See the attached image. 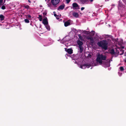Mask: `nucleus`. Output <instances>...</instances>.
Returning a JSON list of instances; mask_svg holds the SVG:
<instances>
[{"label":"nucleus","mask_w":126,"mask_h":126,"mask_svg":"<svg viewBox=\"0 0 126 126\" xmlns=\"http://www.w3.org/2000/svg\"><path fill=\"white\" fill-rule=\"evenodd\" d=\"M91 65L89 63H87L80 66V67L82 69H84L86 67L89 68L91 66Z\"/></svg>","instance_id":"20e7f679"},{"label":"nucleus","mask_w":126,"mask_h":126,"mask_svg":"<svg viewBox=\"0 0 126 126\" xmlns=\"http://www.w3.org/2000/svg\"><path fill=\"white\" fill-rule=\"evenodd\" d=\"M42 22L45 25H47L48 24V22L46 17H45V18L43 19Z\"/></svg>","instance_id":"39448f33"},{"label":"nucleus","mask_w":126,"mask_h":126,"mask_svg":"<svg viewBox=\"0 0 126 126\" xmlns=\"http://www.w3.org/2000/svg\"><path fill=\"white\" fill-rule=\"evenodd\" d=\"M79 52L80 53L82 52L83 50V47L82 46H79Z\"/></svg>","instance_id":"4468645a"},{"label":"nucleus","mask_w":126,"mask_h":126,"mask_svg":"<svg viewBox=\"0 0 126 126\" xmlns=\"http://www.w3.org/2000/svg\"><path fill=\"white\" fill-rule=\"evenodd\" d=\"M91 37H89V36H88V37H87V39H88V40H89L90 39V38H91Z\"/></svg>","instance_id":"c85d7f7f"},{"label":"nucleus","mask_w":126,"mask_h":126,"mask_svg":"<svg viewBox=\"0 0 126 126\" xmlns=\"http://www.w3.org/2000/svg\"><path fill=\"white\" fill-rule=\"evenodd\" d=\"M72 6L73 8H74L78 7V5L77 3H74L72 4Z\"/></svg>","instance_id":"9b49d317"},{"label":"nucleus","mask_w":126,"mask_h":126,"mask_svg":"<svg viewBox=\"0 0 126 126\" xmlns=\"http://www.w3.org/2000/svg\"><path fill=\"white\" fill-rule=\"evenodd\" d=\"M124 61L126 63V60H124Z\"/></svg>","instance_id":"c9c22d12"},{"label":"nucleus","mask_w":126,"mask_h":126,"mask_svg":"<svg viewBox=\"0 0 126 126\" xmlns=\"http://www.w3.org/2000/svg\"><path fill=\"white\" fill-rule=\"evenodd\" d=\"M24 7L25 8L27 9H28L30 8V6L28 5H26L24 6Z\"/></svg>","instance_id":"5701e85b"},{"label":"nucleus","mask_w":126,"mask_h":126,"mask_svg":"<svg viewBox=\"0 0 126 126\" xmlns=\"http://www.w3.org/2000/svg\"><path fill=\"white\" fill-rule=\"evenodd\" d=\"M106 59V55H103V54H98L97 56L96 61L97 62H98L100 64H103L106 65V66L108 67L110 66V60H109V62H103L102 60H105Z\"/></svg>","instance_id":"f257e3e1"},{"label":"nucleus","mask_w":126,"mask_h":126,"mask_svg":"<svg viewBox=\"0 0 126 126\" xmlns=\"http://www.w3.org/2000/svg\"><path fill=\"white\" fill-rule=\"evenodd\" d=\"M95 33V32L93 31H92L91 32V35L92 36H94Z\"/></svg>","instance_id":"aec40b11"},{"label":"nucleus","mask_w":126,"mask_h":126,"mask_svg":"<svg viewBox=\"0 0 126 126\" xmlns=\"http://www.w3.org/2000/svg\"><path fill=\"white\" fill-rule=\"evenodd\" d=\"M65 7V5L64 4L62 5H60L58 8V10H62L64 9Z\"/></svg>","instance_id":"6e6552de"},{"label":"nucleus","mask_w":126,"mask_h":126,"mask_svg":"<svg viewBox=\"0 0 126 126\" xmlns=\"http://www.w3.org/2000/svg\"><path fill=\"white\" fill-rule=\"evenodd\" d=\"M60 1V0H51V2L52 5L55 6L58 4Z\"/></svg>","instance_id":"7ed1b4c3"},{"label":"nucleus","mask_w":126,"mask_h":126,"mask_svg":"<svg viewBox=\"0 0 126 126\" xmlns=\"http://www.w3.org/2000/svg\"><path fill=\"white\" fill-rule=\"evenodd\" d=\"M24 21L25 22L28 23L30 22V21L27 19H24Z\"/></svg>","instance_id":"412c9836"},{"label":"nucleus","mask_w":126,"mask_h":126,"mask_svg":"<svg viewBox=\"0 0 126 126\" xmlns=\"http://www.w3.org/2000/svg\"><path fill=\"white\" fill-rule=\"evenodd\" d=\"M93 39V38L92 37H91V38H90V39H89L90 40V41L92 40Z\"/></svg>","instance_id":"2f4dec72"},{"label":"nucleus","mask_w":126,"mask_h":126,"mask_svg":"<svg viewBox=\"0 0 126 126\" xmlns=\"http://www.w3.org/2000/svg\"><path fill=\"white\" fill-rule=\"evenodd\" d=\"M3 0H0V5H1V4L3 2Z\"/></svg>","instance_id":"cd10ccee"},{"label":"nucleus","mask_w":126,"mask_h":126,"mask_svg":"<svg viewBox=\"0 0 126 126\" xmlns=\"http://www.w3.org/2000/svg\"><path fill=\"white\" fill-rule=\"evenodd\" d=\"M43 14L44 15H46L47 14V13H46L44 12L43 13Z\"/></svg>","instance_id":"7c9ffc66"},{"label":"nucleus","mask_w":126,"mask_h":126,"mask_svg":"<svg viewBox=\"0 0 126 126\" xmlns=\"http://www.w3.org/2000/svg\"><path fill=\"white\" fill-rule=\"evenodd\" d=\"M122 48H124V47H122Z\"/></svg>","instance_id":"e433bc0d"},{"label":"nucleus","mask_w":126,"mask_h":126,"mask_svg":"<svg viewBox=\"0 0 126 126\" xmlns=\"http://www.w3.org/2000/svg\"><path fill=\"white\" fill-rule=\"evenodd\" d=\"M94 0H90L91 2H92Z\"/></svg>","instance_id":"f704fd0d"},{"label":"nucleus","mask_w":126,"mask_h":126,"mask_svg":"<svg viewBox=\"0 0 126 126\" xmlns=\"http://www.w3.org/2000/svg\"><path fill=\"white\" fill-rule=\"evenodd\" d=\"M26 17L27 18H31V16L30 15H27Z\"/></svg>","instance_id":"393cba45"},{"label":"nucleus","mask_w":126,"mask_h":126,"mask_svg":"<svg viewBox=\"0 0 126 126\" xmlns=\"http://www.w3.org/2000/svg\"><path fill=\"white\" fill-rule=\"evenodd\" d=\"M70 24V23L68 21L65 22L64 23V25L65 27H67Z\"/></svg>","instance_id":"9d476101"},{"label":"nucleus","mask_w":126,"mask_h":126,"mask_svg":"<svg viewBox=\"0 0 126 126\" xmlns=\"http://www.w3.org/2000/svg\"><path fill=\"white\" fill-rule=\"evenodd\" d=\"M66 51L69 54H71L73 52V50L71 48H68Z\"/></svg>","instance_id":"423d86ee"},{"label":"nucleus","mask_w":126,"mask_h":126,"mask_svg":"<svg viewBox=\"0 0 126 126\" xmlns=\"http://www.w3.org/2000/svg\"><path fill=\"white\" fill-rule=\"evenodd\" d=\"M46 29L48 31L50 30V26L48 24L47 25H45Z\"/></svg>","instance_id":"dca6fc26"},{"label":"nucleus","mask_w":126,"mask_h":126,"mask_svg":"<svg viewBox=\"0 0 126 126\" xmlns=\"http://www.w3.org/2000/svg\"><path fill=\"white\" fill-rule=\"evenodd\" d=\"M28 1L29 3H31V1L30 0H28Z\"/></svg>","instance_id":"72a5a7b5"},{"label":"nucleus","mask_w":126,"mask_h":126,"mask_svg":"<svg viewBox=\"0 0 126 126\" xmlns=\"http://www.w3.org/2000/svg\"><path fill=\"white\" fill-rule=\"evenodd\" d=\"M54 16H55V17H56L57 16H57L56 14H54Z\"/></svg>","instance_id":"473e14b6"},{"label":"nucleus","mask_w":126,"mask_h":126,"mask_svg":"<svg viewBox=\"0 0 126 126\" xmlns=\"http://www.w3.org/2000/svg\"><path fill=\"white\" fill-rule=\"evenodd\" d=\"M110 53L112 55H114L115 53V50L113 49H111L110 51Z\"/></svg>","instance_id":"1a4fd4ad"},{"label":"nucleus","mask_w":126,"mask_h":126,"mask_svg":"<svg viewBox=\"0 0 126 126\" xmlns=\"http://www.w3.org/2000/svg\"><path fill=\"white\" fill-rule=\"evenodd\" d=\"M77 43L79 46H82L83 44V43L80 40H78L77 41Z\"/></svg>","instance_id":"0eeeda50"},{"label":"nucleus","mask_w":126,"mask_h":126,"mask_svg":"<svg viewBox=\"0 0 126 126\" xmlns=\"http://www.w3.org/2000/svg\"><path fill=\"white\" fill-rule=\"evenodd\" d=\"M67 3H68L70 1V0H66Z\"/></svg>","instance_id":"bb28decb"},{"label":"nucleus","mask_w":126,"mask_h":126,"mask_svg":"<svg viewBox=\"0 0 126 126\" xmlns=\"http://www.w3.org/2000/svg\"><path fill=\"white\" fill-rule=\"evenodd\" d=\"M5 17L2 15H0V19L1 21L4 20V19Z\"/></svg>","instance_id":"ddd939ff"},{"label":"nucleus","mask_w":126,"mask_h":126,"mask_svg":"<svg viewBox=\"0 0 126 126\" xmlns=\"http://www.w3.org/2000/svg\"><path fill=\"white\" fill-rule=\"evenodd\" d=\"M78 36L79 37V39L81 40H83V38L82 37L81 35L80 34H79L78 35Z\"/></svg>","instance_id":"a211bd4d"},{"label":"nucleus","mask_w":126,"mask_h":126,"mask_svg":"<svg viewBox=\"0 0 126 126\" xmlns=\"http://www.w3.org/2000/svg\"><path fill=\"white\" fill-rule=\"evenodd\" d=\"M90 43H91V45H93V44L94 43V39H93L92 40H91L90 41Z\"/></svg>","instance_id":"4be33fe9"},{"label":"nucleus","mask_w":126,"mask_h":126,"mask_svg":"<svg viewBox=\"0 0 126 126\" xmlns=\"http://www.w3.org/2000/svg\"><path fill=\"white\" fill-rule=\"evenodd\" d=\"M84 8H85L84 7H82L81 9V11H82L84 9Z\"/></svg>","instance_id":"c756f323"},{"label":"nucleus","mask_w":126,"mask_h":126,"mask_svg":"<svg viewBox=\"0 0 126 126\" xmlns=\"http://www.w3.org/2000/svg\"><path fill=\"white\" fill-rule=\"evenodd\" d=\"M92 56L89 53L88 54V55L87 56V57L88 58H91V57Z\"/></svg>","instance_id":"a878e982"},{"label":"nucleus","mask_w":126,"mask_h":126,"mask_svg":"<svg viewBox=\"0 0 126 126\" xmlns=\"http://www.w3.org/2000/svg\"><path fill=\"white\" fill-rule=\"evenodd\" d=\"M108 44V42L106 40L101 41L97 43V45L99 47L105 50L107 49Z\"/></svg>","instance_id":"f03ea898"},{"label":"nucleus","mask_w":126,"mask_h":126,"mask_svg":"<svg viewBox=\"0 0 126 126\" xmlns=\"http://www.w3.org/2000/svg\"><path fill=\"white\" fill-rule=\"evenodd\" d=\"M1 9L3 10L5 9V7L4 6V5H3L1 7Z\"/></svg>","instance_id":"b1692460"},{"label":"nucleus","mask_w":126,"mask_h":126,"mask_svg":"<svg viewBox=\"0 0 126 126\" xmlns=\"http://www.w3.org/2000/svg\"><path fill=\"white\" fill-rule=\"evenodd\" d=\"M73 16L76 17H78L79 16L78 14L76 12H74L73 13Z\"/></svg>","instance_id":"f8f14e48"},{"label":"nucleus","mask_w":126,"mask_h":126,"mask_svg":"<svg viewBox=\"0 0 126 126\" xmlns=\"http://www.w3.org/2000/svg\"><path fill=\"white\" fill-rule=\"evenodd\" d=\"M90 32L89 31H84V33L86 34H88Z\"/></svg>","instance_id":"f3484780"},{"label":"nucleus","mask_w":126,"mask_h":126,"mask_svg":"<svg viewBox=\"0 0 126 126\" xmlns=\"http://www.w3.org/2000/svg\"><path fill=\"white\" fill-rule=\"evenodd\" d=\"M119 69L120 71H122L124 70V69L123 66L120 67L119 68Z\"/></svg>","instance_id":"6ab92c4d"},{"label":"nucleus","mask_w":126,"mask_h":126,"mask_svg":"<svg viewBox=\"0 0 126 126\" xmlns=\"http://www.w3.org/2000/svg\"><path fill=\"white\" fill-rule=\"evenodd\" d=\"M39 17L38 18L39 19L40 21H41L42 20V16L41 15H39Z\"/></svg>","instance_id":"2eb2a0df"}]
</instances>
